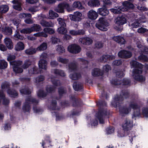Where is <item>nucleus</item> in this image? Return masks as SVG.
Listing matches in <instances>:
<instances>
[{"mask_svg": "<svg viewBox=\"0 0 148 148\" xmlns=\"http://www.w3.org/2000/svg\"><path fill=\"white\" fill-rule=\"evenodd\" d=\"M96 119L94 121L92 124L94 125H96L98 123L97 119L99 121L100 123H102V110L101 109H99L98 112L96 114Z\"/></svg>", "mask_w": 148, "mask_h": 148, "instance_id": "dca6fc26", "label": "nucleus"}, {"mask_svg": "<svg viewBox=\"0 0 148 148\" xmlns=\"http://www.w3.org/2000/svg\"><path fill=\"white\" fill-rule=\"evenodd\" d=\"M14 37L15 38H17V39L23 40L24 38V37L20 34L18 32H16Z\"/></svg>", "mask_w": 148, "mask_h": 148, "instance_id": "e2e57ef3", "label": "nucleus"}, {"mask_svg": "<svg viewBox=\"0 0 148 148\" xmlns=\"http://www.w3.org/2000/svg\"><path fill=\"white\" fill-rule=\"evenodd\" d=\"M66 92V90L64 88L61 87L58 88V93L60 96H62Z\"/></svg>", "mask_w": 148, "mask_h": 148, "instance_id": "052dcab7", "label": "nucleus"}, {"mask_svg": "<svg viewBox=\"0 0 148 148\" xmlns=\"http://www.w3.org/2000/svg\"><path fill=\"white\" fill-rule=\"evenodd\" d=\"M73 87L75 91H78L83 88V85L81 84L77 83L76 82H74L73 84Z\"/></svg>", "mask_w": 148, "mask_h": 148, "instance_id": "7c9ffc66", "label": "nucleus"}, {"mask_svg": "<svg viewBox=\"0 0 148 148\" xmlns=\"http://www.w3.org/2000/svg\"><path fill=\"white\" fill-rule=\"evenodd\" d=\"M47 62L45 60L40 59L39 62L38 66L40 69L46 70L47 68Z\"/></svg>", "mask_w": 148, "mask_h": 148, "instance_id": "4be33fe9", "label": "nucleus"}, {"mask_svg": "<svg viewBox=\"0 0 148 148\" xmlns=\"http://www.w3.org/2000/svg\"><path fill=\"white\" fill-rule=\"evenodd\" d=\"M9 9V8L7 5H1L0 6V13H5L8 11Z\"/></svg>", "mask_w": 148, "mask_h": 148, "instance_id": "c756f323", "label": "nucleus"}, {"mask_svg": "<svg viewBox=\"0 0 148 148\" xmlns=\"http://www.w3.org/2000/svg\"><path fill=\"white\" fill-rule=\"evenodd\" d=\"M1 29L4 34L7 35H10L12 33L11 28L9 27H3Z\"/></svg>", "mask_w": 148, "mask_h": 148, "instance_id": "5701e85b", "label": "nucleus"}, {"mask_svg": "<svg viewBox=\"0 0 148 148\" xmlns=\"http://www.w3.org/2000/svg\"><path fill=\"white\" fill-rule=\"evenodd\" d=\"M138 59L139 60L143 62L148 61V58L143 54H141L139 56L138 58Z\"/></svg>", "mask_w": 148, "mask_h": 148, "instance_id": "09e8293b", "label": "nucleus"}, {"mask_svg": "<svg viewBox=\"0 0 148 148\" xmlns=\"http://www.w3.org/2000/svg\"><path fill=\"white\" fill-rule=\"evenodd\" d=\"M42 72L40 69H38L36 67H34L29 70V73L30 74H36L41 73Z\"/></svg>", "mask_w": 148, "mask_h": 148, "instance_id": "c85d7f7f", "label": "nucleus"}, {"mask_svg": "<svg viewBox=\"0 0 148 148\" xmlns=\"http://www.w3.org/2000/svg\"><path fill=\"white\" fill-rule=\"evenodd\" d=\"M51 80L53 85L55 86H47L46 88V90L48 93L53 92L56 88V87L59 86L61 84L60 81L58 80H56L51 78Z\"/></svg>", "mask_w": 148, "mask_h": 148, "instance_id": "6e6552de", "label": "nucleus"}, {"mask_svg": "<svg viewBox=\"0 0 148 148\" xmlns=\"http://www.w3.org/2000/svg\"><path fill=\"white\" fill-rule=\"evenodd\" d=\"M79 41L82 44L86 45H90L93 42V40L92 39L87 37L80 38L79 39Z\"/></svg>", "mask_w": 148, "mask_h": 148, "instance_id": "f3484780", "label": "nucleus"}, {"mask_svg": "<svg viewBox=\"0 0 148 148\" xmlns=\"http://www.w3.org/2000/svg\"><path fill=\"white\" fill-rule=\"evenodd\" d=\"M57 60L58 62L64 64H67L69 62V60L68 59L63 58L61 57H58Z\"/></svg>", "mask_w": 148, "mask_h": 148, "instance_id": "a19ab883", "label": "nucleus"}, {"mask_svg": "<svg viewBox=\"0 0 148 148\" xmlns=\"http://www.w3.org/2000/svg\"><path fill=\"white\" fill-rule=\"evenodd\" d=\"M143 114L144 116L148 117V109H144L143 111Z\"/></svg>", "mask_w": 148, "mask_h": 148, "instance_id": "774afa93", "label": "nucleus"}, {"mask_svg": "<svg viewBox=\"0 0 148 148\" xmlns=\"http://www.w3.org/2000/svg\"><path fill=\"white\" fill-rule=\"evenodd\" d=\"M88 16L89 19L94 20L97 18L98 17V14L95 11L91 10L89 11Z\"/></svg>", "mask_w": 148, "mask_h": 148, "instance_id": "aec40b11", "label": "nucleus"}, {"mask_svg": "<svg viewBox=\"0 0 148 148\" xmlns=\"http://www.w3.org/2000/svg\"><path fill=\"white\" fill-rule=\"evenodd\" d=\"M51 40L52 43L55 44L60 42V40L55 37H52Z\"/></svg>", "mask_w": 148, "mask_h": 148, "instance_id": "338daca9", "label": "nucleus"}, {"mask_svg": "<svg viewBox=\"0 0 148 148\" xmlns=\"http://www.w3.org/2000/svg\"><path fill=\"white\" fill-rule=\"evenodd\" d=\"M56 101L53 100L51 106V108L53 110H58L60 108L56 106Z\"/></svg>", "mask_w": 148, "mask_h": 148, "instance_id": "c03bdc74", "label": "nucleus"}, {"mask_svg": "<svg viewBox=\"0 0 148 148\" xmlns=\"http://www.w3.org/2000/svg\"><path fill=\"white\" fill-rule=\"evenodd\" d=\"M137 47L141 49L140 50L141 52H143V53H148V48L147 47L143 46L140 44V45H138Z\"/></svg>", "mask_w": 148, "mask_h": 148, "instance_id": "37998d69", "label": "nucleus"}, {"mask_svg": "<svg viewBox=\"0 0 148 148\" xmlns=\"http://www.w3.org/2000/svg\"><path fill=\"white\" fill-rule=\"evenodd\" d=\"M24 45L23 42H18L15 45V49L17 51H19L24 49Z\"/></svg>", "mask_w": 148, "mask_h": 148, "instance_id": "393cba45", "label": "nucleus"}, {"mask_svg": "<svg viewBox=\"0 0 148 148\" xmlns=\"http://www.w3.org/2000/svg\"><path fill=\"white\" fill-rule=\"evenodd\" d=\"M41 29V27L39 25L34 24L30 28L22 29L20 31V32L21 33L28 34L33 32H39Z\"/></svg>", "mask_w": 148, "mask_h": 148, "instance_id": "423d86ee", "label": "nucleus"}, {"mask_svg": "<svg viewBox=\"0 0 148 148\" xmlns=\"http://www.w3.org/2000/svg\"><path fill=\"white\" fill-rule=\"evenodd\" d=\"M122 126L124 130L127 131L133 127V122L131 120L126 119L122 125Z\"/></svg>", "mask_w": 148, "mask_h": 148, "instance_id": "ddd939ff", "label": "nucleus"}, {"mask_svg": "<svg viewBox=\"0 0 148 148\" xmlns=\"http://www.w3.org/2000/svg\"><path fill=\"white\" fill-rule=\"evenodd\" d=\"M130 107L133 109L136 108H137V105L135 103H132L130 106V107L129 108H121L119 110L120 112L123 114H127L130 111Z\"/></svg>", "mask_w": 148, "mask_h": 148, "instance_id": "4468645a", "label": "nucleus"}, {"mask_svg": "<svg viewBox=\"0 0 148 148\" xmlns=\"http://www.w3.org/2000/svg\"><path fill=\"white\" fill-rule=\"evenodd\" d=\"M43 32L47 34L48 33L50 34H52L54 33L55 31L53 29L48 27H46L43 29Z\"/></svg>", "mask_w": 148, "mask_h": 148, "instance_id": "4c0bfd02", "label": "nucleus"}, {"mask_svg": "<svg viewBox=\"0 0 148 148\" xmlns=\"http://www.w3.org/2000/svg\"><path fill=\"white\" fill-rule=\"evenodd\" d=\"M70 99L72 100L73 101V106H78V103L79 102L78 99L75 98L73 96H71Z\"/></svg>", "mask_w": 148, "mask_h": 148, "instance_id": "de8ad7c7", "label": "nucleus"}, {"mask_svg": "<svg viewBox=\"0 0 148 148\" xmlns=\"http://www.w3.org/2000/svg\"><path fill=\"white\" fill-rule=\"evenodd\" d=\"M47 93L45 92L43 90H40L37 93V95L39 97H45L47 95Z\"/></svg>", "mask_w": 148, "mask_h": 148, "instance_id": "864d4df0", "label": "nucleus"}, {"mask_svg": "<svg viewBox=\"0 0 148 148\" xmlns=\"http://www.w3.org/2000/svg\"><path fill=\"white\" fill-rule=\"evenodd\" d=\"M68 50L71 53H77L80 52L81 49L79 46L75 44H72L68 46Z\"/></svg>", "mask_w": 148, "mask_h": 148, "instance_id": "9d476101", "label": "nucleus"}, {"mask_svg": "<svg viewBox=\"0 0 148 148\" xmlns=\"http://www.w3.org/2000/svg\"><path fill=\"white\" fill-rule=\"evenodd\" d=\"M16 57L14 55H9L8 58L7 60L10 62L11 65L13 66V70L14 72L16 73H20L23 72V69L20 67L22 64V62L21 61H13L15 59Z\"/></svg>", "mask_w": 148, "mask_h": 148, "instance_id": "f03ea898", "label": "nucleus"}, {"mask_svg": "<svg viewBox=\"0 0 148 148\" xmlns=\"http://www.w3.org/2000/svg\"><path fill=\"white\" fill-rule=\"evenodd\" d=\"M47 44L46 43L44 42L41 44L39 47L36 49L37 50L43 51L46 49L47 48Z\"/></svg>", "mask_w": 148, "mask_h": 148, "instance_id": "79ce46f5", "label": "nucleus"}, {"mask_svg": "<svg viewBox=\"0 0 148 148\" xmlns=\"http://www.w3.org/2000/svg\"><path fill=\"white\" fill-rule=\"evenodd\" d=\"M7 93L10 96L16 97L18 95V93L16 91L13 89H8L7 90Z\"/></svg>", "mask_w": 148, "mask_h": 148, "instance_id": "72a5a7b5", "label": "nucleus"}, {"mask_svg": "<svg viewBox=\"0 0 148 148\" xmlns=\"http://www.w3.org/2000/svg\"><path fill=\"white\" fill-rule=\"evenodd\" d=\"M73 7L74 8H77L80 9L84 8L81 3L79 1H76L74 2L73 4Z\"/></svg>", "mask_w": 148, "mask_h": 148, "instance_id": "2f4dec72", "label": "nucleus"}, {"mask_svg": "<svg viewBox=\"0 0 148 148\" xmlns=\"http://www.w3.org/2000/svg\"><path fill=\"white\" fill-rule=\"evenodd\" d=\"M130 82L129 80L126 79H123L122 81V83H120L118 81V82H116L115 81H112L111 82V83L114 85H118L120 84H122L123 85H127L129 84Z\"/></svg>", "mask_w": 148, "mask_h": 148, "instance_id": "b1692460", "label": "nucleus"}, {"mask_svg": "<svg viewBox=\"0 0 148 148\" xmlns=\"http://www.w3.org/2000/svg\"><path fill=\"white\" fill-rule=\"evenodd\" d=\"M57 20L58 21L59 24L61 26L66 27V24L65 23V21L64 19L61 18H59L57 19Z\"/></svg>", "mask_w": 148, "mask_h": 148, "instance_id": "3c124183", "label": "nucleus"}, {"mask_svg": "<svg viewBox=\"0 0 148 148\" xmlns=\"http://www.w3.org/2000/svg\"><path fill=\"white\" fill-rule=\"evenodd\" d=\"M96 27L100 30H102V18H100L98 22L96 24Z\"/></svg>", "mask_w": 148, "mask_h": 148, "instance_id": "5fc2aeb1", "label": "nucleus"}, {"mask_svg": "<svg viewBox=\"0 0 148 148\" xmlns=\"http://www.w3.org/2000/svg\"><path fill=\"white\" fill-rule=\"evenodd\" d=\"M126 20L123 16L117 17L115 19L114 28L117 30L119 31L122 29L121 25L126 23Z\"/></svg>", "mask_w": 148, "mask_h": 148, "instance_id": "0eeeda50", "label": "nucleus"}, {"mask_svg": "<svg viewBox=\"0 0 148 148\" xmlns=\"http://www.w3.org/2000/svg\"><path fill=\"white\" fill-rule=\"evenodd\" d=\"M7 63L6 61L4 60H0V69H5L7 67Z\"/></svg>", "mask_w": 148, "mask_h": 148, "instance_id": "a18cd8bd", "label": "nucleus"}, {"mask_svg": "<svg viewBox=\"0 0 148 148\" xmlns=\"http://www.w3.org/2000/svg\"><path fill=\"white\" fill-rule=\"evenodd\" d=\"M21 18H26L24 20L25 23L27 24H31L33 23V20L31 19L32 15L30 13H22L20 14Z\"/></svg>", "mask_w": 148, "mask_h": 148, "instance_id": "9b49d317", "label": "nucleus"}, {"mask_svg": "<svg viewBox=\"0 0 148 148\" xmlns=\"http://www.w3.org/2000/svg\"><path fill=\"white\" fill-rule=\"evenodd\" d=\"M123 7L122 8H119L118 9L112 8L110 9L111 11L116 14H119L121 12V11H125L128 9L132 8L134 7L133 5L127 1H125L123 3Z\"/></svg>", "mask_w": 148, "mask_h": 148, "instance_id": "7ed1b4c3", "label": "nucleus"}, {"mask_svg": "<svg viewBox=\"0 0 148 148\" xmlns=\"http://www.w3.org/2000/svg\"><path fill=\"white\" fill-rule=\"evenodd\" d=\"M106 133L108 134H111L114 132V128L112 127L107 128L106 130Z\"/></svg>", "mask_w": 148, "mask_h": 148, "instance_id": "13d9d810", "label": "nucleus"}, {"mask_svg": "<svg viewBox=\"0 0 148 148\" xmlns=\"http://www.w3.org/2000/svg\"><path fill=\"white\" fill-rule=\"evenodd\" d=\"M92 74L94 77L99 76L101 75L100 70L98 69H95L92 71Z\"/></svg>", "mask_w": 148, "mask_h": 148, "instance_id": "c9c22d12", "label": "nucleus"}, {"mask_svg": "<svg viewBox=\"0 0 148 148\" xmlns=\"http://www.w3.org/2000/svg\"><path fill=\"white\" fill-rule=\"evenodd\" d=\"M69 69L71 71H74V73L70 75L71 78L73 80H76L79 78L81 77L80 73L77 72V66L75 63H71L69 65Z\"/></svg>", "mask_w": 148, "mask_h": 148, "instance_id": "20e7f679", "label": "nucleus"}, {"mask_svg": "<svg viewBox=\"0 0 148 148\" xmlns=\"http://www.w3.org/2000/svg\"><path fill=\"white\" fill-rule=\"evenodd\" d=\"M108 25L109 24L108 22L102 21V31H107Z\"/></svg>", "mask_w": 148, "mask_h": 148, "instance_id": "4d7b16f0", "label": "nucleus"}, {"mask_svg": "<svg viewBox=\"0 0 148 148\" xmlns=\"http://www.w3.org/2000/svg\"><path fill=\"white\" fill-rule=\"evenodd\" d=\"M37 49L35 48L31 47L25 50V53L27 55H31L35 53Z\"/></svg>", "mask_w": 148, "mask_h": 148, "instance_id": "cd10ccee", "label": "nucleus"}, {"mask_svg": "<svg viewBox=\"0 0 148 148\" xmlns=\"http://www.w3.org/2000/svg\"><path fill=\"white\" fill-rule=\"evenodd\" d=\"M65 27L61 26L59 27L57 30V32L60 34L65 35L67 33V30Z\"/></svg>", "mask_w": 148, "mask_h": 148, "instance_id": "f704fd0d", "label": "nucleus"}, {"mask_svg": "<svg viewBox=\"0 0 148 148\" xmlns=\"http://www.w3.org/2000/svg\"><path fill=\"white\" fill-rule=\"evenodd\" d=\"M82 14L79 12H76L74 13L73 15H70L69 17L70 19L74 21H79L81 20Z\"/></svg>", "mask_w": 148, "mask_h": 148, "instance_id": "f8f14e48", "label": "nucleus"}, {"mask_svg": "<svg viewBox=\"0 0 148 148\" xmlns=\"http://www.w3.org/2000/svg\"><path fill=\"white\" fill-rule=\"evenodd\" d=\"M12 3L16 5H13V8L14 9L18 10L21 11L22 10L21 3L18 2L17 1L14 0L12 1Z\"/></svg>", "mask_w": 148, "mask_h": 148, "instance_id": "bb28decb", "label": "nucleus"}, {"mask_svg": "<svg viewBox=\"0 0 148 148\" xmlns=\"http://www.w3.org/2000/svg\"><path fill=\"white\" fill-rule=\"evenodd\" d=\"M28 11L31 12L32 14H34V13L38 11L37 7L36 6H33L32 7L28 9Z\"/></svg>", "mask_w": 148, "mask_h": 148, "instance_id": "bf43d9fd", "label": "nucleus"}, {"mask_svg": "<svg viewBox=\"0 0 148 148\" xmlns=\"http://www.w3.org/2000/svg\"><path fill=\"white\" fill-rule=\"evenodd\" d=\"M40 23L43 27H53L54 25V24L52 22H48L44 20H41Z\"/></svg>", "mask_w": 148, "mask_h": 148, "instance_id": "a211bd4d", "label": "nucleus"}, {"mask_svg": "<svg viewBox=\"0 0 148 148\" xmlns=\"http://www.w3.org/2000/svg\"><path fill=\"white\" fill-rule=\"evenodd\" d=\"M33 36L36 38L37 37H43L47 38L48 36L47 34L43 32H40L38 33L34 34Z\"/></svg>", "mask_w": 148, "mask_h": 148, "instance_id": "e433bc0d", "label": "nucleus"}, {"mask_svg": "<svg viewBox=\"0 0 148 148\" xmlns=\"http://www.w3.org/2000/svg\"><path fill=\"white\" fill-rule=\"evenodd\" d=\"M57 50L60 54H61L65 52V50L62 46L61 45H58L57 49Z\"/></svg>", "mask_w": 148, "mask_h": 148, "instance_id": "8fccbe9b", "label": "nucleus"}, {"mask_svg": "<svg viewBox=\"0 0 148 148\" xmlns=\"http://www.w3.org/2000/svg\"><path fill=\"white\" fill-rule=\"evenodd\" d=\"M31 102L37 104L38 101L35 99L31 96L27 97L25 100V101L23 107V110L24 112H28L30 109V104Z\"/></svg>", "mask_w": 148, "mask_h": 148, "instance_id": "39448f33", "label": "nucleus"}, {"mask_svg": "<svg viewBox=\"0 0 148 148\" xmlns=\"http://www.w3.org/2000/svg\"><path fill=\"white\" fill-rule=\"evenodd\" d=\"M77 35H84L85 34V31L84 29H79L77 30Z\"/></svg>", "mask_w": 148, "mask_h": 148, "instance_id": "69168bd1", "label": "nucleus"}, {"mask_svg": "<svg viewBox=\"0 0 148 148\" xmlns=\"http://www.w3.org/2000/svg\"><path fill=\"white\" fill-rule=\"evenodd\" d=\"M132 54L130 52L125 50H122L118 53V56L121 58H127L130 57Z\"/></svg>", "mask_w": 148, "mask_h": 148, "instance_id": "2eb2a0df", "label": "nucleus"}, {"mask_svg": "<svg viewBox=\"0 0 148 148\" xmlns=\"http://www.w3.org/2000/svg\"><path fill=\"white\" fill-rule=\"evenodd\" d=\"M4 42L7 47L9 49L13 48V44L11 40L9 38H6L4 39Z\"/></svg>", "mask_w": 148, "mask_h": 148, "instance_id": "6ab92c4d", "label": "nucleus"}, {"mask_svg": "<svg viewBox=\"0 0 148 148\" xmlns=\"http://www.w3.org/2000/svg\"><path fill=\"white\" fill-rule=\"evenodd\" d=\"M131 66L135 69L133 71V76L136 80L142 82L145 80V78L140 75L142 73V69L143 66L135 61H132L130 62Z\"/></svg>", "mask_w": 148, "mask_h": 148, "instance_id": "f257e3e1", "label": "nucleus"}, {"mask_svg": "<svg viewBox=\"0 0 148 148\" xmlns=\"http://www.w3.org/2000/svg\"><path fill=\"white\" fill-rule=\"evenodd\" d=\"M88 4L89 6L94 7L99 6L100 3L99 0H90Z\"/></svg>", "mask_w": 148, "mask_h": 148, "instance_id": "412c9836", "label": "nucleus"}, {"mask_svg": "<svg viewBox=\"0 0 148 148\" xmlns=\"http://www.w3.org/2000/svg\"><path fill=\"white\" fill-rule=\"evenodd\" d=\"M31 64V62L29 60H27L24 62V64L22 65V67L24 69L28 68Z\"/></svg>", "mask_w": 148, "mask_h": 148, "instance_id": "603ef678", "label": "nucleus"}, {"mask_svg": "<svg viewBox=\"0 0 148 148\" xmlns=\"http://www.w3.org/2000/svg\"><path fill=\"white\" fill-rule=\"evenodd\" d=\"M10 86V85L8 82H5L2 84L1 87L2 89H7L9 88Z\"/></svg>", "mask_w": 148, "mask_h": 148, "instance_id": "680f3d73", "label": "nucleus"}, {"mask_svg": "<svg viewBox=\"0 0 148 148\" xmlns=\"http://www.w3.org/2000/svg\"><path fill=\"white\" fill-rule=\"evenodd\" d=\"M113 40L121 44H124L125 41L124 38L120 36H116L113 38Z\"/></svg>", "mask_w": 148, "mask_h": 148, "instance_id": "a878e982", "label": "nucleus"}, {"mask_svg": "<svg viewBox=\"0 0 148 148\" xmlns=\"http://www.w3.org/2000/svg\"><path fill=\"white\" fill-rule=\"evenodd\" d=\"M116 73V76L119 78L121 77L124 75L123 72L122 71H117Z\"/></svg>", "mask_w": 148, "mask_h": 148, "instance_id": "0e129e2a", "label": "nucleus"}, {"mask_svg": "<svg viewBox=\"0 0 148 148\" xmlns=\"http://www.w3.org/2000/svg\"><path fill=\"white\" fill-rule=\"evenodd\" d=\"M54 73L55 74L58 75L62 77H64L65 74L62 71L58 69H55L54 70Z\"/></svg>", "mask_w": 148, "mask_h": 148, "instance_id": "ea45409f", "label": "nucleus"}, {"mask_svg": "<svg viewBox=\"0 0 148 148\" xmlns=\"http://www.w3.org/2000/svg\"><path fill=\"white\" fill-rule=\"evenodd\" d=\"M20 93L22 95H29L31 93V90L27 87H25L24 88L20 90Z\"/></svg>", "mask_w": 148, "mask_h": 148, "instance_id": "473e14b6", "label": "nucleus"}, {"mask_svg": "<svg viewBox=\"0 0 148 148\" xmlns=\"http://www.w3.org/2000/svg\"><path fill=\"white\" fill-rule=\"evenodd\" d=\"M64 8H66L68 11H72V9L70 8L69 4L64 3L59 4L55 10L59 13H63Z\"/></svg>", "mask_w": 148, "mask_h": 148, "instance_id": "1a4fd4ad", "label": "nucleus"}, {"mask_svg": "<svg viewBox=\"0 0 148 148\" xmlns=\"http://www.w3.org/2000/svg\"><path fill=\"white\" fill-rule=\"evenodd\" d=\"M141 21L138 20H135L134 22L131 24H130L133 28H136L139 26Z\"/></svg>", "mask_w": 148, "mask_h": 148, "instance_id": "49530a36", "label": "nucleus"}, {"mask_svg": "<svg viewBox=\"0 0 148 148\" xmlns=\"http://www.w3.org/2000/svg\"><path fill=\"white\" fill-rule=\"evenodd\" d=\"M35 80L36 83H38L40 82H43L45 80V77L43 75H40L36 77Z\"/></svg>", "mask_w": 148, "mask_h": 148, "instance_id": "6e6d98bb", "label": "nucleus"}, {"mask_svg": "<svg viewBox=\"0 0 148 148\" xmlns=\"http://www.w3.org/2000/svg\"><path fill=\"white\" fill-rule=\"evenodd\" d=\"M49 18L50 19H53L55 18L58 17V14L52 10H49Z\"/></svg>", "mask_w": 148, "mask_h": 148, "instance_id": "58836bf2", "label": "nucleus"}]
</instances>
